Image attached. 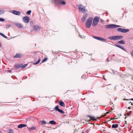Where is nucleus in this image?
Returning a JSON list of instances; mask_svg holds the SVG:
<instances>
[{"label": "nucleus", "instance_id": "f257e3e1", "mask_svg": "<svg viewBox=\"0 0 133 133\" xmlns=\"http://www.w3.org/2000/svg\"><path fill=\"white\" fill-rule=\"evenodd\" d=\"M123 37L121 35H117L112 36H110L108 38L111 40L115 41L120 40Z\"/></svg>", "mask_w": 133, "mask_h": 133}, {"label": "nucleus", "instance_id": "f03ea898", "mask_svg": "<svg viewBox=\"0 0 133 133\" xmlns=\"http://www.w3.org/2000/svg\"><path fill=\"white\" fill-rule=\"evenodd\" d=\"M93 18L92 17H89L86 21L85 23V25L87 28H89L92 22Z\"/></svg>", "mask_w": 133, "mask_h": 133}, {"label": "nucleus", "instance_id": "7ed1b4c3", "mask_svg": "<svg viewBox=\"0 0 133 133\" xmlns=\"http://www.w3.org/2000/svg\"><path fill=\"white\" fill-rule=\"evenodd\" d=\"M105 28L107 29H110L121 26L120 25L114 24H110L105 25Z\"/></svg>", "mask_w": 133, "mask_h": 133}, {"label": "nucleus", "instance_id": "20e7f679", "mask_svg": "<svg viewBox=\"0 0 133 133\" xmlns=\"http://www.w3.org/2000/svg\"><path fill=\"white\" fill-rule=\"evenodd\" d=\"M77 6L78 7L79 10H80L81 12L83 13H84L87 11V9L85 8V7L84 6H83L81 4H80L77 5Z\"/></svg>", "mask_w": 133, "mask_h": 133}, {"label": "nucleus", "instance_id": "39448f33", "mask_svg": "<svg viewBox=\"0 0 133 133\" xmlns=\"http://www.w3.org/2000/svg\"><path fill=\"white\" fill-rule=\"evenodd\" d=\"M56 4H62L65 5L66 4V3L65 1H63L62 0H52Z\"/></svg>", "mask_w": 133, "mask_h": 133}, {"label": "nucleus", "instance_id": "423d86ee", "mask_svg": "<svg viewBox=\"0 0 133 133\" xmlns=\"http://www.w3.org/2000/svg\"><path fill=\"white\" fill-rule=\"evenodd\" d=\"M117 30L123 33H126L129 31V30L128 29H122L121 28L117 29Z\"/></svg>", "mask_w": 133, "mask_h": 133}, {"label": "nucleus", "instance_id": "0eeeda50", "mask_svg": "<svg viewBox=\"0 0 133 133\" xmlns=\"http://www.w3.org/2000/svg\"><path fill=\"white\" fill-rule=\"evenodd\" d=\"M23 20L24 22L26 23L29 22V19L28 17L27 16H25L23 18Z\"/></svg>", "mask_w": 133, "mask_h": 133}, {"label": "nucleus", "instance_id": "6e6552de", "mask_svg": "<svg viewBox=\"0 0 133 133\" xmlns=\"http://www.w3.org/2000/svg\"><path fill=\"white\" fill-rule=\"evenodd\" d=\"M12 12L15 15H19L21 14V12L19 11H17L16 10L12 11Z\"/></svg>", "mask_w": 133, "mask_h": 133}, {"label": "nucleus", "instance_id": "1a4fd4ad", "mask_svg": "<svg viewBox=\"0 0 133 133\" xmlns=\"http://www.w3.org/2000/svg\"><path fill=\"white\" fill-rule=\"evenodd\" d=\"M23 56V55L19 54H17L14 56V57L19 58Z\"/></svg>", "mask_w": 133, "mask_h": 133}, {"label": "nucleus", "instance_id": "9d476101", "mask_svg": "<svg viewBox=\"0 0 133 133\" xmlns=\"http://www.w3.org/2000/svg\"><path fill=\"white\" fill-rule=\"evenodd\" d=\"M26 126V124H21L18 126V128H21L23 127H25Z\"/></svg>", "mask_w": 133, "mask_h": 133}, {"label": "nucleus", "instance_id": "9b49d317", "mask_svg": "<svg viewBox=\"0 0 133 133\" xmlns=\"http://www.w3.org/2000/svg\"><path fill=\"white\" fill-rule=\"evenodd\" d=\"M34 29L36 31H37L38 30H39L40 29V28L38 25H36L34 26Z\"/></svg>", "mask_w": 133, "mask_h": 133}, {"label": "nucleus", "instance_id": "f8f14e48", "mask_svg": "<svg viewBox=\"0 0 133 133\" xmlns=\"http://www.w3.org/2000/svg\"><path fill=\"white\" fill-rule=\"evenodd\" d=\"M99 21V19L98 17H95L93 21L96 22L97 23Z\"/></svg>", "mask_w": 133, "mask_h": 133}, {"label": "nucleus", "instance_id": "ddd939ff", "mask_svg": "<svg viewBox=\"0 0 133 133\" xmlns=\"http://www.w3.org/2000/svg\"><path fill=\"white\" fill-rule=\"evenodd\" d=\"M87 15L88 14L86 13L84 14L83 15L82 17V19L83 20V21H85Z\"/></svg>", "mask_w": 133, "mask_h": 133}, {"label": "nucleus", "instance_id": "4468645a", "mask_svg": "<svg viewBox=\"0 0 133 133\" xmlns=\"http://www.w3.org/2000/svg\"><path fill=\"white\" fill-rule=\"evenodd\" d=\"M59 104L61 106L64 107L65 106V104L64 102L62 101H61L59 103Z\"/></svg>", "mask_w": 133, "mask_h": 133}, {"label": "nucleus", "instance_id": "2eb2a0df", "mask_svg": "<svg viewBox=\"0 0 133 133\" xmlns=\"http://www.w3.org/2000/svg\"><path fill=\"white\" fill-rule=\"evenodd\" d=\"M118 124H114L112 125L111 128H115L118 127Z\"/></svg>", "mask_w": 133, "mask_h": 133}, {"label": "nucleus", "instance_id": "dca6fc26", "mask_svg": "<svg viewBox=\"0 0 133 133\" xmlns=\"http://www.w3.org/2000/svg\"><path fill=\"white\" fill-rule=\"evenodd\" d=\"M115 46L119 48H120L122 50H124V51H125V49L124 48L121 46H120L118 45H116Z\"/></svg>", "mask_w": 133, "mask_h": 133}, {"label": "nucleus", "instance_id": "f3484780", "mask_svg": "<svg viewBox=\"0 0 133 133\" xmlns=\"http://www.w3.org/2000/svg\"><path fill=\"white\" fill-rule=\"evenodd\" d=\"M16 25L17 26L20 28H22L23 27V25L20 23H17Z\"/></svg>", "mask_w": 133, "mask_h": 133}, {"label": "nucleus", "instance_id": "a211bd4d", "mask_svg": "<svg viewBox=\"0 0 133 133\" xmlns=\"http://www.w3.org/2000/svg\"><path fill=\"white\" fill-rule=\"evenodd\" d=\"M22 66V65L19 64L15 65L14 66V68H20Z\"/></svg>", "mask_w": 133, "mask_h": 133}, {"label": "nucleus", "instance_id": "6ab92c4d", "mask_svg": "<svg viewBox=\"0 0 133 133\" xmlns=\"http://www.w3.org/2000/svg\"><path fill=\"white\" fill-rule=\"evenodd\" d=\"M118 44H125V42L123 40L118 41Z\"/></svg>", "mask_w": 133, "mask_h": 133}, {"label": "nucleus", "instance_id": "aec40b11", "mask_svg": "<svg viewBox=\"0 0 133 133\" xmlns=\"http://www.w3.org/2000/svg\"><path fill=\"white\" fill-rule=\"evenodd\" d=\"M89 117L92 121H94L96 120L95 117L94 116H89Z\"/></svg>", "mask_w": 133, "mask_h": 133}, {"label": "nucleus", "instance_id": "412c9836", "mask_svg": "<svg viewBox=\"0 0 133 133\" xmlns=\"http://www.w3.org/2000/svg\"><path fill=\"white\" fill-rule=\"evenodd\" d=\"M92 37L94 38L97 39L98 40H99L100 37H98L97 36H93Z\"/></svg>", "mask_w": 133, "mask_h": 133}, {"label": "nucleus", "instance_id": "4be33fe9", "mask_svg": "<svg viewBox=\"0 0 133 133\" xmlns=\"http://www.w3.org/2000/svg\"><path fill=\"white\" fill-rule=\"evenodd\" d=\"M49 123L52 124H56V122L54 121H51L49 122Z\"/></svg>", "mask_w": 133, "mask_h": 133}, {"label": "nucleus", "instance_id": "5701e85b", "mask_svg": "<svg viewBox=\"0 0 133 133\" xmlns=\"http://www.w3.org/2000/svg\"><path fill=\"white\" fill-rule=\"evenodd\" d=\"M41 60L40 59H39L36 63H34V64L35 65L38 64L40 62Z\"/></svg>", "mask_w": 133, "mask_h": 133}, {"label": "nucleus", "instance_id": "b1692460", "mask_svg": "<svg viewBox=\"0 0 133 133\" xmlns=\"http://www.w3.org/2000/svg\"><path fill=\"white\" fill-rule=\"evenodd\" d=\"M97 23L94 21H93L92 23V25L93 26H96L97 25Z\"/></svg>", "mask_w": 133, "mask_h": 133}, {"label": "nucleus", "instance_id": "393cba45", "mask_svg": "<svg viewBox=\"0 0 133 133\" xmlns=\"http://www.w3.org/2000/svg\"><path fill=\"white\" fill-rule=\"evenodd\" d=\"M99 40L103 42H105L106 41V40L105 39L101 37L100 38Z\"/></svg>", "mask_w": 133, "mask_h": 133}, {"label": "nucleus", "instance_id": "a878e982", "mask_svg": "<svg viewBox=\"0 0 133 133\" xmlns=\"http://www.w3.org/2000/svg\"><path fill=\"white\" fill-rule=\"evenodd\" d=\"M59 112L61 113H64V112L61 109H59L57 110Z\"/></svg>", "mask_w": 133, "mask_h": 133}, {"label": "nucleus", "instance_id": "bb28decb", "mask_svg": "<svg viewBox=\"0 0 133 133\" xmlns=\"http://www.w3.org/2000/svg\"><path fill=\"white\" fill-rule=\"evenodd\" d=\"M0 35L5 38H7V37L5 35L1 33H0Z\"/></svg>", "mask_w": 133, "mask_h": 133}, {"label": "nucleus", "instance_id": "cd10ccee", "mask_svg": "<svg viewBox=\"0 0 133 133\" xmlns=\"http://www.w3.org/2000/svg\"><path fill=\"white\" fill-rule=\"evenodd\" d=\"M59 106L58 105H57L55 107V109L57 111L59 109Z\"/></svg>", "mask_w": 133, "mask_h": 133}, {"label": "nucleus", "instance_id": "c85d7f7f", "mask_svg": "<svg viewBox=\"0 0 133 133\" xmlns=\"http://www.w3.org/2000/svg\"><path fill=\"white\" fill-rule=\"evenodd\" d=\"M48 58H44L43 61H42V63H43L45 62V61H46L47 59Z\"/></svg>", "mask_w": 133, "mask_h": 133}, {"label": "nucleus", "instance_id": "c756f323", "mask_svg": "<svg viewBox=\"0 0 133 133\" xmlns=\"http://www.w3.org/2000/svg\"><path fill=\"white\" fill-rule=\"evenodd\" d=\"M30 26L32 27L33 26L34 23L32 21H30Z\"/></svg>", "mask_w": 133, "mask_h": 133}, {"label": "nucleus", "instance_id": "7c9ffc66", "mask_svg": "<svg viewBox=\"0 0 133 133\" xmlns=\"http://www.w3.org/2000/svg\"><path fill=\"white\" fill-rule=\"evenodd\" d=\"M41 123L42 124H45L46 123V122L45 121H43L41 122Z\"/></svg>", "mask_w": 133, "mask_h": 133}, {"label": "nucleus", "instance_id": "2f4dec72", "mask_svg": "<svg viewBox=\"0 0 133 133\" xmlns=\"http://www.w3.org/2000/svg\"><path fill=\"white\" fill-rule=\"evenodd\" d=\"M31 11L29 10V11H27L26 13V14H27L28 15H30V13H31Z\"/></svg>", "mask_w": 133, "mask_h": 133}, {"label": "nucleus", "instance_id": "473e14b6", "mask_svg": "<svg viewBox=\"0 0 133 133\" xmlns=\"http://www.w3.org/2000/svg\"><path fill=\"white\" fill-rule=\"evenodd\" d=\"M35 129V127H32L30 128V129L31 130H34Z\"/></svg>", "mask_w": 133, "mask_h": 133}, {"label": "nucleus", "instance_id": "72a5a7b5", "mask_svg": "<svg viewBox=\"0 0 133 133\" xmlns=\"http://www.w3.org/2000/svg\"><path fill=\"white\" fill-rule=\"evenodd\" d=\"M27 65V64H25L23 66H22V68H24L25 67H26Z\"/></svg>", "mask_w": 133, "mask_h": 133}, {"label": "nucleus", "instance_id": "f704fd0d", "mask_svg": "<svg viewBox=\"0 0 133 133\" xmlns=\"http://www.w3.org/2000/svg\"><path fill=\"white\" fill-rule=\"evenodd\" d=\"M5 20V19H4L2 18H0V21H3Z\"/></svg>", "mask_w": 133, "mask_h": 133}, {"label": "nucleus", "instance_id": "c9c22d12", "mask_svg": "<svg viewBox=\"0 0 133 133\" xmlns=\"http://www.w3.org/2000/svg\"><path fill=\"white\" fill-rule=\"evenodd\" d=\"M109 112H107L104 115V116H106L107 115V114H108Z\"/></svg>", "mask_w": 133, "mask_h": 133}, {"label": "nucleus", "instance_id": "e433bc0d", "mask_svg": "<svg viewBox=\"0 0 133 133\" xmlns=\"http://www.w3.org/2000/svg\"><path fill=\"white\" fill-rule=\"evenodd\" d=\"M125 100H132V101H133V98H132L131 99H125Z\"/></svg>", "mask_w": 133, "mask_h": 133}, {"label": "nucleus", "instance_id": "4c0bfd02", "mask_svg": "<svg viewBox=\"0 0 133 133\" xmlns=\"http://www.w3.org/2000/svg\"><path fill=\"white\" fill-rule=\"evenodd\" d=\"M131 55L133 56V52H131Z\"/></svg>", "mask_w": 133, "mask_h": 133}, {"label": "nucleus", "instance_id": "58836bf2", "mask_svg": "<svg viewBox=\"0 0 133 133\" xmlns=\"http://www.w3.org/2000/svg\"><path fill=\"white\" fill-rule=\"evenodd\" d=\"M127 116H129L130 115V114H129V113H127V114H126Z\"/></svg>", "mask_w": 133, "mask_h": 133}, {"label": "nucleus", "instance_id": "ea45409f", "mask_svg": "<svg viewBox=\"0 0 133 133\" xmlns=\"http://www.w3.org/2000/svg\"><path fill=\"white\" fill-rule=\"evenodd\" d=\"M8 72L10 73H11V70H9L8 71Z\"/></svg>", "mask_w": 133, "mask_h": 133}, {"label": "nucleus", "instance_id": "a19ab883", "mask_svg": "<svg viewBox=\"0 0 133 133\" xmlns=\"http://www.w3.org/2000/svg\"><path fill=\"white\" fill-rule=\"evenodd\" d=\"M128 109H131L130 107H129L128 108Z\"/></svg>", "mask_w": 133, "mask_h": 133}, {"label": "nucleus", "instance_id": "79ce46f5", "mask_svg": "<svg viewBox=\"0 0 133 133\" xmlns=\"http://www.w3.org/2000/svg\"><path fill=\"white\" fill-rule=\"evenodd\" d=\"M1 12V14H2V13H3V11H1L0 10V12Z\"/></svg>", "mask_w": 133, "mask_h": 133}, {"label": "nucleus", "instance_id": "37998d69", "mask_svg": "<svg viewBox=\"0 0 133 133\" xmlns=\"http://www.w3.org/2000/svg\"><path fill=\"white\" fill-rule=\"evenodd\" d=\"M124 122H125V124H126L127 123V122H126V121H124Z\"/></svg>", "mask_w": 133, "mask_h": 133}, {"label": "nucleus", "instance_id": "c03bdc74", "mask_svg": "<svg viewBox=\"0 0 133 133\" xmlns=\"http://www.w3.org/2000/svg\"><path fill=\"white\" fill-rule=\"evenodd\" d=\"M101 22H103V20H102V19L101 20Z\"/></svg>", "mask_w": 133, "mask_h": 133}, {"label": "nucleus", "instance_id": "a18cd8bd", "mask_svg": "<svg viewBox=\"0 0 133 133\" xmlns=\"http://www.w3.org/2000/svg\"><path fill=\"white\" fill-rule=\"evenodd\" d=\"M127 117H125V119H126V118H127Z\"/></svg>", "mask_w": 133, "mask_h": 133}, {"label": "nucleus", "instance_id": "49530a36", "mask_svg": "<svg viewBox=\"0 0 133 133\" xmlns=\"http://www.w3.org/2000/svg\"><path fill=\"white\" fill-rule=\"evenodd\" d=\"M124 116H126L127 115L126 114H125L124 115Z\"/></svg>", "mask_w": 133, "mask_h": 133}, {"label": "nucleus", "instance_id": "de8ad7c7", "mask_svg": "<svg viewBox=\"0 0 133 133\" xmlns=\"http://www.w3.org/2000/svg\"><path fill=\"white\" fill-rule=\"evenodd\" d=\"M54 110H52V111H54Z\"/></svg>", "mask_w": 133, "mask_h": 133}, {"label": "nucleus", "instance_id": "09e8293b", "mask_svg": "<svg viewBox=\"0 0 133 133\" xmlns=\"http://www.w3.org/2000/svg\"><path fill=\"white\" fill-rule=\"evenodd\" d=\"M131 104L132 105H133V104L132 103H131Z\"/></svg>", "mask_w": 133, "mask_h": 133}, {"label": "nucleus", "instance_id": "8fccbe9b", "mask_svg": "<svg viewBox=\"0 0 133 133\" xmlns=\"http://www.w3.org/2000/svg\"><path fill=\"white\" fill-rule=\"evenodd\" d=\"M107 61H108V59H107Z\"/></svg>", "mask_w": 133, "mask_h": 133}, {"label": "nucleus", "instance_id": "3c124183", "mask_svg": "<svg viewBox=\"0 0 133 133\" xmlns=\"http://www.w3.org/2000/svg\"><path fill=\"white\" fill-rule=\"evenodd\" d=\"M82 133H84V132L83 131V132H82Z\"/></svg>", "mask_w": 133, "mask_h": 133}, {"label": "nucleus", "instance_id": "603ef678", "mask_svg": "<svg viewBox=\"0 0 133 133\" xmlns=\"http://www.w3.org/2000/svg\"><path fill=\"white\" fill-rule=\"evenodd\" d=\"M131 103V102H129V103Z\"/></svg>", "mask_w": 133, "mask_h": 133}, {"label": "nucleus", "instance_id": "864d4df0", "mask_svg": "<svg viewBox=\"0 0 133 133\" xmlns=\"http://www.w3.org/2000/svg\"><path fill=\"white\" fill-rule=\"evenodd\" d=\"M130 112L131 113V112Z\"/></svg>", "mask_w": 133, "mask_h": 133}, {"label": "nucleus", "instance_id": "5fc2aeb1", "mask_svg": "<svg viewBox=\"0 0 133 133\" xmlns=\"http://www.w3.org/2000/svg\"><path fill=\"white\" fill-rule=\"evenodd\" d=\"M130 112L131 113V112Z\"/></svg>", "mask_w": 133, "mask_h": 133}, {"label": "nucleus", "instance_id": "6e6d98bb", "mask_svg": "<svg viewBox=\"0 0 133 133\" xmlns=\"http://www.w3.org/2000/svg\"><path fill=\"white\" fill-rule=\"evenodd\" d=\"M106 13H107V12H106Z\"/></svg>", "mask_w": 133, "mask_h": 133}, {"label": "nucleus", "instance_id": "4d7b16f0", "mask_svg": "<svg viewBox=\"0 0 133 133\" xmlns=\"http://www.w3.org/2000/svg\"><path fill=\"white\" fill-rule=\"evenodd\" d=\"M103 15H104V14H103Z\"/></svg>", "mask_w": 133, "mask_h": 133}, {"label": "nucleus", "instance_id": "13d9d810", "mask_svg": "<svg viewBox=\"0 0 133 133\" xmlns=\"http://www.w3.org/2000/svg\"><path fill=\"white\" fill-rule=\"evenodd\" d=\"M0 133H1L0 132Z\"/></svg>", "mask_w": 133, "mask_h": 133}]
</instances>
